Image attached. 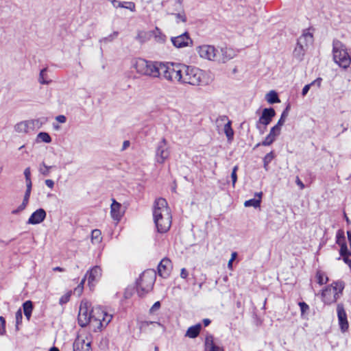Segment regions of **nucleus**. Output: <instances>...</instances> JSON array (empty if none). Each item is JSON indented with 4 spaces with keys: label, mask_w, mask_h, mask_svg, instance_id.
Segmentation results:
<instances>
[{
    "label": "nucleus",
    "mask_w": 351,
    "mask_h": 351,
    "mask_svg": "<svg viewBox=\"0 0 351 351\" xmlns=\"http://www.w3.org/2000/svg\"><path fill=\"white\" fill-rule=\"evenodd\" d=\"M153 217L158 232L165 233L169 230L171 214L165 199L160 197L155 201Z\"/></svg>",
    "instance_id": "f257e3e1"
},
{
    "label": "nucleus",
    "mask_w": 351,
    "mask_h": 351,
    "mask_svg": "<svg viewBox=\"0 0 351 351\" xmlns=\"http://www.w3.org/2000/svg\"><path fill=\"white\" fill-rule=\"evenodd\" d=\"M197 51L201 58L223 63L232 58L230 51L226 48L219 51L214 46L202 45L198 47Z\"/></svg>",
    "instance_id": "f03ea898"
},
{
    "label": "nucleus",
    "mask_w": 351,
    "mask_h": 351,
    "mask_svg": "<svg viewBox=\"0 0 351 351\" xmlns=\"http://www.w3.org/2000/svg\"><path fill=\"white\" fill-rule=\"evenodd\" d=\"M182 64L173 62H162L159 66V77L169 82H180L182 78Z\"/></svg>",
    "instance_id": "7ed1b4c3"
},
{
    "label": "nucleus",
    "mask_w": 351,
    "mask_h": 351,
    "mask_svg": "<svg viewBox=\"0 0 351 351\" xmlns=\"http://www.w3.org/2000/svg\"><path fill=\"white\" fill-rule=\"evenodd\" d=\"M159 66L160 62L148 61L143 58L136 60L134 64L138 73L151 77H159Z\"/></svg>",
    "instance_id": "20e7f679"
},
{
    "label": "nucleus",
    "mask_w": 351,
    "mask_h": 351,
    "mask_svg": "<svg viewBox=\"0 0 351 351\" xmlns=\"http://www.w3.org/2000/svg\"><path fill=\"white\" fill-rule=\"evenodd\" d=\"M182 78L180 83L189 84L193 86L199 85L204 75L202 70L194 67L182 64Z\"/></svg>",
    "instance_id": "39448f33"
},
{
    "label": "nucleus",
    "mask_w": 351,
    "mask_h": 351,
    "mask_svg": "<svg viewBox=\"0 0 351 351\" xmlns=\"http://www.w3.org/2000/svg\"><path fill=\"white\" fill-rule=\"evenodd\" d=\"M156 274L154 270L144 271L136 282L139 296L143 297L151 291L155 282Z\"/></svg>",
    "instance_id": "423d86ee"
},
{
    "label": "nucleus",
    "mask_w": 351,
    "mask_h": 351,
    "mask_svg": "<svg viewBox=\"0 0 351 351\" xmlns=\"http://www.w3.org/2000/svg\"><path fill=\"white\" fill-rule=\"evenodd\" d=\"M333 59L341 67L347 69L349 67L351 58L346 51V47L339 41L333 42Z\"/></svg>",
    "instance_id": "0eeeda50"
},
{
    "label": "nucleus",
    "mask_w": 351,
    "mask_h": 351,
    "mask_svg": "<svg viewBox=\"0 0 351 351\" xmlns=\"http://www.w3.org/2000/svg\"><path fill=\"white\" fill-rule=\"evenodd\" d=\"M344 289L343 282H335L326 287L322 293V301L326 304L335 302Z\"/></svg>",
    "instance_id": "6e6552de"
},
{
    "label": "nucleus",
    "mask_w": 351,
    "mask_h": 351,
    "mask_svg": "<svg viewBox=\"0 0 351 351\" xmlns=\"http://www.w3.org/2000/svg\"><path fill=\"white\" fill-rule=\"evenodd\" d=\"M170 149L167 140L163 138L156 145L155 151V162L158 164H163L169 157Z\"/></svg>",
    "instance_id": "1a4fd4ad"
},
{
    "label": "nucleus",
    "mask_w": 351,
    "mask_h": 351,
    "mask_svg": "<svg viewBox=\"0 0 351 351\" xmlns=\"http://www.w3.org/2000/svg\"><path fill=\"white\" fill-rule=\"evenodd\" d=\"M42 124L40 119L23 121L14 125V130L18 133H27L29 129L40 128Z\"/></svg>",
    "instance_id": "9d476101"
},
{
    "label": "nucleus",
    "mask_w": 351,
    "mask_h": 351,
    "mask_svg": "<svg viewBox=\"0 0 351 351\" xmlns=\"http://www.w3.org/2000/svg\"><path fill=\"white\" fill-rule=\"evenodd\" d=\"M91 311L89 310L87 302H82L78 314V324L82 327H85L92 321Z\"/></svg>",
    "instance_id": "9b49d317"
},
{
    "label": "nucleus",
    "mask_w": 351,
    "mask_h": 351,
    "mask_svg": "<svg viewBox=\"0 0 351 351\" xmlns=\"http://www.w3.org/2000/svg\"><path fill=\"white\" fill-rule=\"evenodd\" d=\"M217 127L224 123L223 132L229 141H232L234 137V131L232 128V121L228 119L226 115L220 116L216 121Z\"/></svg>",
    "instance_id": "f8f14e48"
},
{
    "label": "nucleus",
    "mask_w": 351,
    "mask_h": 351,
    "mask_svg": "<svg viewBox=\"0 0 351 351\" xmlns=\"http://www.w3.org/2000/svg\"><path fill=\"white\" fill-rule=\"evenodd\" d=\"M171 40L176 48L185 47L192 43V40L186 32L178 36L171 37Z\"/></svg>",
    "instance_id": "ddd939ff"
},
{
    "label": "nucleus",
    "mask_w": 351,
    "mask_h": 351,
    "mask_svg": "<svg viewBox=\"0 0 351 351\" xmlns=\"http://www.w3.org/2000/svg\"><path fill=\"white\" fill-rule=\"evenodd\" d=\"M337 317L339 324L342 332H346L348 329V322L347 314L342 304H338L337 306Z\"/></svg>",
    "instance_id": "4468645a"
},
{
    "label": "nucleus",
    "mask_w": 351,
    "mask_h": 351,
    "mask_svg": "<svg viewBox=\"0 0 351 351\" xmlns=\"http://www.w3.org/2000/svg\"><path fill=\"white\" fill-rule=\"evenodd\" d=\"M276 115V112L273 108H264L262 112L261 116L259 117L258 124L264 125V129H266L273 117Z\"/></svg>",
    "instance_id": "2eb2a0df"
},
{
    "label": "nucleus",
    "mask_w": 351,
    "mask_h": 351,
    "mask_svg": "<svg viewBox=\"0 0 351 351\" xmlns=\"http://www.w3.org/2000/svg\"><path fill=\"white\" fill-rule=\"evenodd\" d=\"M171 269V262L167 258L162 259L158 265V275L164 278H166L169 276Z\"/></svg>",
    "instance_id": "dca6fc26"
},
{
    "label": "nucleus",
    "mask_w": 351,
    "mask_h": 351,
    "mask_svg": "<svg viewBox=\"0 0 351 351\" xmlns=\"http://www.w3.org/2000/svg\"><path fill=\"white\" fill-rule=\"evenodd\" d=\"M73 351H92L91 342H86L82 337L77 336L73 342Z\"/></svg>",
    "instance_id": "f3484780"
},
{
    "label": "nucleus",
    "mask_w": 351,
    "mask_h": 351,
    "mask_svg": "<svg viewBox=\"0 0 351 351\" xmlns=\"http://www.w3.org/2000/svg\"><path fill=\"white\" fill-rule=\"evenodd\" d=\"M46 215L47 213L43 208H38L30 215L27 223L32 225L38 224L45 220Z\"/></svg>",
    "instance_id": "a211bd4d"
},
{
    "label": "nucleus",
    "mask_w": 351,
    "mask_h": 351,
    "mask_svg": "<svg viewBox=\"0 0 351 351\" xmlns=\"http://www.w3.org/2000/svg\"><path fill=\"white\" fill-rule=\"evenodd\" d=\"M280 130H280L275 125L272 127L270 130L269 134L265 137L264 141H263L262 143H258L256 145V147H258L260 145L269 146L271 145L275 141L276 136H278L280 134Z\"/></svg>",
    "instance_id": "6ab92c4d"
},
{
    "label": "nucleus",
    "mask_w": 351,
    "mask_h": 351,
    "mask_svg": "<svg viewBox=\"0 0 351 351\" xmlns=\"http://www.w3.org/2000/svg\"><path fill=\"white\" fill-rule=\"evenodd\" d=\"M110 215L113 220L119 221L123 216L121 211V204L117 202L115 199H112V203L110 206Z\"/></svg>",
    "instance_id": "aec40b11"
},
{
    "label": "nucleus",
    "mask_w": 351,
    "mask_h": 351,
    "mask_svg": "<svg viewBox=\"0 0 351 351\" xmlns=\"http://www.w3.org/2000/svg\"><path fill=\"white\" fill-rule=\"evenodd\" d=\"M204 351H223V348L215 343L214 337L212 335H208L205 339Z\"/></svg>",
    "instance_id": "412c9836"
},
{
    "label": "nucleus",
    "mask_w": 351,
    "mask_h": 351,
    "mask_svg": "<svg viewBox=\"0 0 351 351\" xmlns=\"http://www.w3.org/2000/svg\"><path fill=\"white\" fill-rule=\"evenodd\" d=\"M86 276H88V284H90L99 279L101 276V269L99 266H95L87 271Z\"/></svg>",
    "instance_id": "4be33fe9"
},
{
    "label": "nucleus",
    "mask_w": 351,
    "mask_h": 351,
    "mask_svg": "<svg viewBox=\"0 0 351 351\" xmlns=\"http://www.w3.org/2000/svg\"><path fill=\"white\" fill-rule=\"evenodd\" d=\"M313 41V34L308 32H304L298 39L297 45L307 49L309 44Z\"/></svg>",
    "instance_id": "5701e85b"
},
{
    "label": "nucleus",
    "mask_w": 351,
    "mask_h": 351,
    "mask_svg": "<svg viewBox=\"0 0 351 351\" xmlns=\"http://www.w3.org/2000/svg\"><path fill=\"white\" fill-rule=\"evenodd\" d=\"M182 10V1L181 0H169L168 1V7L167 12L168 14H174L175 12H180Z\"/></svg>",
    "instance_id": "b1692460"
},
{
    "label": "nucleus",
    "mask_w": 351,
    "mask_h": 351,
    "mask_svg": "<svg viewBox=\"0 0 351 351\" xmlns=\"http://www.w3.org/2000/svg\"><path fill=\"white\" fill-rule=\"evenodd\" d=\"M202 325L200 324H197L194 326L189 327L186 332V336L190 338H195L197 337L201 330Z\"/></svg>",
    "instance_id": "393cba45"
},
{
    "label": "nucleus",
    "mask_w": 351,
    "mask_h": 351,
    "mask_svg": "<svg viewBox=\"0 0 351 351\" xmlns=\"http://www.w3.org/2000/svg\"><path fill=\"white\" fill-rule=\"evenodd\" d=\"M90 311L93 320L99 322L101 317L105 315V311L99 306L93 307Z\"/></svg>",
    "instance_id": "a878e982"
},
{
    "label": "nucleus",
    "mask_w": 351,
    "mask_h": 351,
    "mask_svg": "<svg viewBox=\"0 0 351 351\" xmlns=\"http://www.w3.org/2000/svg\"><path fill=\"white\" fill-rule=\"evenodd\" d=\"M23 308L25 316L26 317L27 320H29L33 310V304L32 301L27 300L23 304Z\"/></svg>",
    "instance_id": "bb28decb"
},
{
    "label": "nucleus",
    "mask_w": 351,
    "mask_h": 351,
    "mask_svg": "<svg viewBox=\"0 0 351 351\" xmlns=\"http://www.w3.org/2000/svg\"><path fill=\"white\" fill-rule=\"evenodd\" d=\"M256 195L258 196V197H259L258 199L253 198V199L247 200L245 202L244 206L245 207L253 206L254 208H257V207L260 206L261 202V196H262V193H256Z\"/></svg>",
    "instance_id": "cd10ccee"
},
{
    "label": "nucleus",
    "mask_w": 351,
    "mask_h": 351,
    "mask_svg": "<svg viewBox=\"0 0 351 351\" xmlns=\"http://www.w3.org/2000/svg\"><path fill=\"white\" fill-rule=\"evenodd\" d=\"M266 100L271 104L280 102L278 95L274 90H271L266 95Z\"/></svg>",
    "instance_id": "c85d7f7f"
},
{
    "label": "nucleus",
    "mask_w": 351,
    "mask_h": 351,
    "mask_svg": "<svg viewBox=\"0 0 351 351\" xmlns=\"http://www.w3.org/2000/svg\"><path fill=\"white\" fill-rule=\"evenodd\" d=\"M306 50V49H305L304 47L297 45L293 51V56L298 60L301 61L303 58Z\"/></svg>",
    "instance_id": "c756f323"
},
{
    "label": "nucleus",
    "mask_w": 351,
    "mask_h": 351,
    "mask_svg": "<svg viewBox=\"0 0 351 351\" xmlns=\"http://www.w3.org/2000/svg\"><path fill=\"white\" fill-rule=\"evenodd\" d=\"M91 241L93 244H99L102 241L101 230L95 229L92 231Z\"/></svg>",
    "instance_id": "7c9ffc66"
},
{
    "label": "nucleus",
    "mask_w": 351,
    "mask_h": 351,
    "mask_svg": "<svg viewBox=\"0 0 351 351\" xmlns=\"http://www.w3.org/2000/svg\"><path fill=\"white\" fill-rule=\"evenodd\" d=\"M340 245L339 254L340 256H342V259L344 261L345 258H349L351 256V251L348 249V246L346 243H341Z\"/></svg>",
    "instance_id": "2f4dec72"
},
{
    "label": "nucleus",
    "mask_w": 351,
    "mask_h": 351,
    "mask_svg": "<svg viewBox=\"0 0 351 351\" xmlns=\"http://www.w3.org/2000/svg\"><path fill=\"white\" fill-rule=\"evenodd\" d=\"M289 108V106H288L285 108V110L282 112V114L280 116V118L278 120V121L277 122L276 125H275V126H276L280 130H281V127L284 125V123L285 122V119H286V118L288 116Z\"/></svg>",
    "instance_id": "473e14b6"
},
{
    "label": "nucleus",
    "mask_w": 351,
    "mask_h": 351,
    "mask_svg": "<svg viewBox=\"0 0 351 351\" xmlns=\"http://www.w3.org/2000/svg\"><path fill=\"white\" fill-rule=\"evenodd\" d=\"M53 167V166H47L45 162H42L39 165L38 171L40 174L48 176L50 173V169H51Z\"/></svg>",
    "instance_id": "72a5a7b5"
},
{
    "label": "nucleus",
    "mask_w": 351,
    "mask_h": 351,
    "mask_svg": "<svg viewBox=\"0 0 351 351\" xmlns=\"http://www.w3.org/2000/svg\"><path fill=\"white\" fill-rule=\"evenodd\" d=\"M274 152H270L269 153L267 154L265 157L263 158V166L264 168L267 170L268 169V165L271 162V160L274 158Z\"/></svg>",
    "instance_id": "f704fd0d"
},
{
    "label": "nucleus",
    "mask_w": 351,
    "mask_h": 351,
    "mask_svg": "<svg viewBox=\"0 0 351 351\" xmlns=\"http://www.w3.org/2000/svg\"><path fill=\"white\" fill-rule=\"evenodd\" d=\"M118 35H119V32L114 31V32H113V33L108 35V36L101 38L99 40V42L101 43H108L112 42L114 39H116L117 38Z\"/></svg>",
    "instance_id": "c9c22d12"
},
{
    "label": "nucleus",
    "mask_w": 351,
    "mask_h": 351,
    "mask_svg": "<svg viewBox=\"0 0 351 351\" xmlns=\"http://www.w3.org/2000/svg\"><path fill=\"white\" fill-rule=\"evenodd\" d=\"M37 139L46 143H49L51 142V138L50 135L45 132L38 133L37 135Z\"/></svg>",
    "instance_id": "e433bc0d"
},
{
    "label": "nucleus",
    "mask_w": 351,
    "mask_h": 351,
    "mask_svg": "<svg viewBox=\"0 0 351 351\" xmlns=\"http://www.w3.org/2000/svg\"><path fill=\"white\" fill-rule=\"evenodd\" d=\"M316 278H317L318 284H319L320 285L326 284L328 280V277L326 276L325 274L321 271H317Z\"/></svg>",
    "instance_id": "4c0bfd02"
},
{
    "label": "nucleus",
    "mask_w": 351,
    "mask_h": 351,
    "mask_svg": "<svg viewBox=\"0 0 351 351\" xmlns=\"http://www.w3.org/2000/svg\"><path fill=\"white\" fill-rule=\"evenodd\" d=\"M154 33L155 34V38L158 42L164 43L165 41L166 36L161 32L158 27H156L155 28Z\"/></svg>",
    "instance_id": "58836bf2"
},
{
    "label": "nucleus",
    "mask_w": 351,
    "mask_h": 351,
    "mask_svg": "<svg viewBox=\"0 0 351 351\" xmlns=\"http://www.w3.org/2000/svg\"><path fill=\"white\" fill-rule=\"evenodd\" d=\"M112 318V315L108 314L105 311V315L102 316L99 321L100 325L101 326H103L104 325L107 326L110 322Z\"/></svg>",
    "instance_id": "ea45409f"
},
{
    "label": "nucleus",
    "mask_w": 351,
    "mask_h": 351,
    "mask_svg": "<svg viewBox=\"0 0 351 351\" xmlns=\"http://www.w3.org/2000/svg\"><path fill=\"white\" fill-rule=\"evenodd\" d=\"M149 325H153L154 327H160L162 332H164L166 330L165 327L160 322L146 321L143 323V326H149Z\"/></svg>",
    "instance_id": "a19ab883"
},
{
    "label": "nucleus",
    "mask_w": 351,
    "mask_h": 351,
    "mask_svg": "<svg viewBox=\"0 0 351 351\" xmlns=\"http://www.w3.org/2000/svg\"><path fill=\"white\" fill-rule=\"evenodd\" d=\"M336 239H337L336 243L339 245H341V243H346V238L344 236V233L342 231L339 230L337 232Z\"/></svg>",
    "instance_id": "79ce46f5"
},
{
    "label": "nucleus",
    "mask_w": 351,
    "mask_h": 351,
    "mask_svg": "<svg viewBox=\"0 0 351 351\" xmlns=\"http://www.w3.org/2000/svg\"><path fill=\"white\" fill-rule=\"evenodd\" d=\"M16 318V329L19 330V325L21 324L23 319L22 311L21 309L18 310L15 315Z\"/></svg>",
    "instance_id": "37998d69"
},
{
    "label": "nucleus",
    "mask_w": 351,
    "mask_h": 351,
    "mask_svg": "<svg viewBox=\"0 0 351 351\" xmlns=\"http://www.w3.org/2000/svg\"><path fill=\"white\" fill-rule=\"evenodd\" d=\"M173 15L176 16V23H179L180 21L185 23L186 21V16L184 12H180V11L178 13H174Z\"/></svg>",
    "instance_id": "c03bdc74"
},
{
    "label": "nucleus",
    "mask_w": 351,
    "mask_h": 351,
    "mask_svg": "<svg viewBox=\"0 0 351 351\" xmlns=\"http://www.w3.org/2000/svg\"><path fill=\"white\" fill-rule=\"evenodd\" d=\"M24 175L26 180V185L29 184V186H32V180H31V171L30 168L27 167L24 171Z\"/></svg>",
    "instance_id": "a18cd8bd"
},
{
    "label": "nucleus",
    "mask_w": 351,
    "mask_h": 351,
    "mask_svg": "<svg viewBox=\"0 0 351 351\" xmlns=\"http://www.w3.org/2000/svg\"><path fill=\"white\" fill-rule=\"evenodd\" d=\"M32 186H29V184H27L26 185V191H25V195H24V197H23V202H26L27 204H28L30 194H31Z\"/></svg>",
    "instance_id": "49530a36"
},
{
    "label": "nucleus",
    "mask_w": 351,
    "mask_h": 351,
    "mask_svg": "<svg viewBox=\"0 0 351 351\" xmlns=\"http://www.w3.org/2000/svg\"><path fill=\"white\" fill-rule=\"evenodd\" d=\"M239 167L237 165L234 166L232 169V173H231V178H232V186L233 187L235 186V184L237 182V171L238 170Z\"/></svg>",
    "instance_id": "de8ad7c7"
},
{
    "label": "nucleus",
    "mask_w": 351,
    "mask_h": 351,
    "mask_svg": "<svg viewBox=\"0 0 351 351\" xmlns=\"http://www.w3.org/2000/svg\"><path fill=\"white\" fill-rule=\"evenodd\" d=\"M5 319L3 317L0 316V335H5Z\"/></svg>",
    "instance_id": "09e8293b"
},
{
    "label": "nucleus",
    "mask_w": 351,
    "mask_h": 351,
    "mask_svg": "<svg viewBox=\"0 0 351 351\" xmlns=\"http://www.w3.org/2000/svg\"><path fill=\"white\" fill-rule=\"evenodd\" d=\"M47 72V69H43L40 71V75H39V82L42 84H48L49 83V81H47L45 80V74Z\"/></svg>",
    "instance_id": "8fccbe9b"
},
{
    "label": "nucleus",
    "mask_w": 351,
    "mask_h": 351,
    "mask_svg": "<svg viewBox=\"0 0 351 351\" xmlns=\"http://www.w3.org/2000/svg\"><path fill=\"white\" fill-rule=\"evenodd\" d=\"M70 297H71V293L70 292H68L66 294L63 295L60 298V300H59L60 304L63 305V304L67 303L69 301V300H70Z\"/></svg>",
    "instance_id": "3c124183"
},
{
    "label": "nucleus",
    "mask_w": 351,
    "mask_h": 351,
    "mask_svg": "<svg viewBox=\"0 0 351 351\" xmlns=\"http://www.w3.org/2000/svg\"><path fill=\"white\" fill-rule=\"evenodd\" d=\"M298 304L300 308L301 313L302 315L304 313H305L309 309L308 305L306 303H305L304 302H299Z\"/></svg>",
    "instance_id": "603ef678"
},
{
    "label": "nucleus",
    "mask_w": 351,
    "mask_h": 351,
    "mask_svg": "<svg viewBox=\"0 0 351 351\" xmlns=\"http://www.w3.org/2000/svg\"><path fill=\"white\" fill-rule=\"evenodd\" d=\"M160 302L159 301L156 302L152 305L151 308L149 309V313H154L156 311L158 310L160 308Z\"/></svg>",
    "instance_id": "864d4df0"
},
{
    "label": "nucleus",
    "mask_w": 351,
    "mask_h": 351,
    "mask_svg": "<svg viewBox=\"0 0 351 351\" xmlns=\"http://www.w3.org/2000/svg\"><path fill=\"white\" fill-rule=\"evenodd\" d=\"M123 8L128 9L131 11H134L135 9V4L133 2H126V3L124 4Z\"/></svg>",
    "instance_id": "5fc2aeb1"
},
{
    "label": "nucleus",
    "mask_w": 351,
    "mask_h": 351,
    "mask_svg": "<svg viewBox=\"0 0 351 351\" xmlns=\"http://www.w3.org/2000/svg\"><path fill=\"white\" fill-rule=\"evenodd\" d=\"M125 3H126L125 1L121 2V1H117V0H115L114 1H113L112 3V5L114 8L124 7Z\"/></svg>",
    "instance_id": "6e6d98bb"
},
{
    "label": "nucleus",
    "mask_w": 351,
    "mask_h": 351,
    "mask_svg": "<svg viewBox=\"0 0 351 351\" xmlns=\"http://www.w3.org/2000/svg\"><path fill=\"white\" fill-rule=\"evenodd\" d=\"M311 87V84H306L304 86V88H302V96H305L308 93Z\"/></svg>",
    "instance_id": "4d7b16f0"
},
{
    "label": "nucleus",
    "mask_w": 351,
    "mask_h": 351,
    "mask_svg": "<svg viewBox=\"0 0 351 351\" xmlns=\"http://www.w3.org/2000/svg\"><path fill=\"white\" fill-rule=\"evenodd\" d=\"M83 291V286L82 285H78L76 288L74 289V293L77 294V295H80L81 293Z\"/></svg>",
    "instance_id": "13d9d810"
},
{
    "label": "nucleus",
    "mask_w": 351,
    "mask_h": 351,
    "mask_svg": "<svg viewBox=\"0 0 351 351\" xmlns=\"http://www.w3.org/2000/svg\"><path fill=\"white\" fill-rule=\"evenodd\" d=\"M322 81V79L321 77H318L314 81H313L310 84L312 86L317 85V87H319L321 85V82Z\"/></svg>",
    "instance_id": "bf43d9fd"
},
{
    "label": "nucleus",
    "mask_w": 351,
    "mask_h": 351,
    "mask_svg": "<svg viewBox=\"0 0 351 351\" xmlns=\"http://www.w3.org/2000/svg\"><path fill=\"white\" fill-rule=\"evenodd\" d=\"M56 119L61 123H64L66 121V118L64 115H58L56 117Z\"/></svg>",
    "instance_id": "052dcab7"
},
{
    "label": "nucleus",
    "mask_w": 351,
    "mask_h": 351,
    "mask_svg": "<svg viewBox=\"0 0 351 351\" xmlns=\"http://www.w3.org/2000/svg\"><path fill=\"white\" fill-rule=\"evenodd\" d=\"M188 275H189V273H188L187 270L185 268H182L181 269V272H180V277L182 278L186 279L187 278Z\"/></svg>",
    "instance_id": "680f3d73"
},
{
    "label": "nucleus",
    "mask_w": 351,
    "mask_h": 351,
    "mask_svg": "<svg viewBox=\"0 0 351 351\" xmlns=\"http://www.w3.org/2000/svg\"><path fill=\"white\" fill-rule=\"evenodd\" d=\"M45 184L50 189H53L54 186V182L52 180L47 179L45 181Z\"/></svg>",
    "instance_id": "e2e57ef3"
},
{
    "label": "nucleus",
    "mask_w": 351,
    "mask_h": 351,
    "mask_svg": "<svg viewBox=\"0 0 351 351\" xmlns=\"http://www.w3.org/2000/svg\"><path fill=\"white\" fill-rule=\"evenodd\" d=\"M295 182L300 187L301 189H303L304 188V184L298 176L296 177Z\"/></svg>",
    "instance_id": "0e129e2a"
},
{
    "label": "nucleus",
    "mask_w": 351,
    "mask_h": 351,
    "mask_svg": "<svg viewBox=\"0 0 351 351\" xmlns=\"http://www.w3.org/2000/svg\"><path fill=\"white\" fill-rule=\"evenodd\" d=\"M344 263L349 267V269L351 272V258H344Z\"/></svg>",
    "instance_id": "69168bd1"
},
{
    "label": "nucleus",
    "mask_w": 351,
    "mask_h": 351,
    "mask_svg": "<svg viewBox=\"0 0 351 351\" xmlns=\"http://www.w3.org/2000/svg\"><path fill=\"white\" fill-rule=\"evenodd\" d=\"M27 205V203L23 202L22 204L18 207L19 210H23Z\"/></svg>",
    "instance_id": "338daca9"
},
{
    "label": "nucleus",
    "mask_w": 351,
    "mask_h": 351,
    "mask_svg": "<svg viewBox=\"0 0 351 351\" xmlns=\"http://www.w3.org/2000/svg\"><path fill=\"white\" fill-rule=\"evenodd\" d=\"M130 146V141H125L123 143V147L122 150L126 149Z\"/></svg>",
    "instance_id": "774afa93"
}]
</instances>
